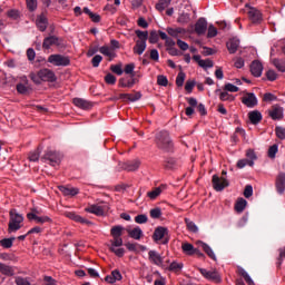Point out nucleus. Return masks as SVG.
I'll list each match as a JSON object with an SVG mask.
<instances>
[{
	"label": "nucleus",
	"instance_id": "17",
	"mask_svg": "<svg viewBox=\"0 0 285 285\" xmlns=\"http://www.w3.org/2000/svg\"><path fill=\"white\" fill-rule=\"evenodd\" d=\"M206 30H208V22L206 18H199L195 24V32L199 36L206 35Z\"/></svg>",
	"mask_w": 285,
	"mask_h": 285
},
{
	"label": "nucleus",
	"instance_id": "12",
	"mask_svg": "<svg viewBox=\"0 0 285 285\" xmlns=\"http://www.w3.org/2000/svg\"><path fill=\"white\" fill-rule=\"evenodd\" d=\"M213 188L217 190V193H222L224 188H228V180L224 177H219L217 175L213 176L212 179Z\"/></svg>",
	"mask_w": 285,
	"mask_h": 285
},
{
	"label": "nucleus",
	"instance_id": "1",
	"mask_svg": "<svg viewBox=\"0 0 285 285\" xmlns=\"http://www.w3.org/2000/svg\"><path fill=\"white\" fill-rule=\"evenodd\" d=\"M124 226L116 225L111 227L110 235L112 239L110 240V247L109 250L114 253L117 257H124L126 255V249H124V238H121V235H124Z\"/></svg>",
	"mask_w": 285,
	"mask_h": 285
},
{
	"label": "nucleus",
	"instance_id": "48",
	"mask_svg": "<svg viewBox=\"0 0 285 285\" xmlns=\"http://www.w3.org/2000/svg\"><path fill=\"white\" fill-rule=\"evenodd\" d=\"M149 215L151 219H159V217H161V208L156 207L150 209Z\"/></svg>",
	"mask_w": 285,
	"mask_h": 285
},
{
	"label": "nucleus",
	"instance_id": "49",
	"mask_svg": "<svg viewBox=\"0 0 285 285\" xmlns=\"http://www.w3.org/2000/svg\"><path fill=\"white\" fill-rule=\"evenodd\" d=\"M284 259H285V246L278 248V257L276 263L277 266H282V263L284 262Z\"/></svg>",
	"mask_w": 285,
	"mask_h": 285
},
{
	"label": "nucleus",
	"instance_id": "4",
	"mask_svg": "<svg viewBox=\"0 0 285 285\" xmlns=\"http://www.w3.org/2000/svg\"><path fill=\"white\" fill-rule=\"evenodd\" d=\"M21 228H23V215L19 214L17 209H10L8 233H17V230H21Z\"/></svg>",
	"mask_w": 285,
	"mask_h": 285
},
{
	"label": "nucleus",
	"instance_id": "11",
	"mask_svg": "<svg viewBox=\"0 0 285 285\" xmlns=\"http://www.w3.org/2000/svg\"><path fill=\"white\" fill-rule=\"evenodd\" d=\"M42 159L49 161L50 166H59L61 164V154L50 150L45 154Z\"/></svg>",
	"mask_w": 285,
	"mask_h": 285
},
{
	"label": "nucleus",
	"instance_id": "54",
	"mask_svg": "<svg viewBox=\"0 0 285 285\" xmlns=\"http://www.w3.org/2000/svg\"><path fill=\"white\" fill-rule=\"evenodd\" d=\"M178 23H189L190 22V14L188 13H181L178 19H177Z\"/></svg>",
	"mask_w": 285,
	"mask_h": 285
},
{
	"label": "nucleus",
	"instance_id": "63",
	"mask_svg": "<svg viewBox=\"0 0 285 285\" xmlns=\"http://www.w3.org/2000/svg\"><path fill=\"white\" fill-rule=\"evenodd\" d=\"M136 224H146L148 222V216L140 214L135 217Z\"/></svg>",
	"mask_w": 285,
	"mask_h": 285
},
{
	"label": "nucleus",
	"instance_id": "33",
	"mask_svg": "<svg viewBox=\"0 0 285 285\" xmlns=\"http://www.w3.org/2000/svg\"><path fill=\"white\" fill-rule=\"evenodd\" d=\"M139 166H141V163L139 160H132L125 165V170H128L129 173H134L135 170L139 169Z\"/></svg>",
	"mask_w": 285,
	"mask_h": 285
},
{
	"label": "nucleus",
	"instance_id": "35",
	"mask_svg": "<svg viewBox=\"0 0 285 285\" xmlns=\"http://www.w3.org/2000/svg\"><path fill=\"white\" fill-rule=\"evenodd\" d=\"M83 12L85 14H88V17H90L91 21H94V23H99V21H101V16L94 13L92 11H90L88 9V7L83 8Z\"/></svg>",
	"mask_w": 285,
	"mask_h": 285
},
{
	"label": "nucleus",
	"instance_id": "16",
	"mask_svg": "<svg viewBox=\"0 0 285 285\" xmlns=\"http://www.w3.org/2000/svg\"><path fill=\"white\" fill-rule=\"evenodd\" d=\"M36 26L40 32H46L48 30V17L45 13H41L36 19Z\"/></svg>",
	"mask_w": 285,
	"mask_h": 285
},
{
	"label": "nucleus",
	"instance_id": "3",
	"mask_svg": "<svg viewBox=\"0 0 285 285\" xmlns=\"http://www.w3.org/2000/svg\"><path fill=\"white\" fill-rule=\"evenodd\" d=\"M155 141L157 148H159V150H164V153H170V150H173L174 148L173 140L170 139V134H168V131L166 130L159 131L156 135Z\"/></svg>",
	"mask_w": 285,
	"mask_h": 285
},
{
	"label": "nucleus",
	"instance_id": "29",
	"mask_svg": "<svg viewBox=\"0 0 285 285\" xmlns=\"http://www.w3.org/2000/svg\"><path fill=\"white\" fill-rule=\"evenodd\" d=\"M238 48H239V40H237L235 38L228 40L227 50H228L229 55H235V52H237Z\"/></svg>",
	"mask_w": 285,
	"mask_h": 285
},
{
	"label": "nucleus",
	"instance_id": "9",
	"mask_svg": "<svg viewBox=\"0 0 285 285\" xmlns=\"http://www.w3.org/2000/svg\"><path fill=\"white\" fill-rule=\"evenodd\" d=\"M154 242H161L163 244H168L170 242V237L168 236V228L166 227H157L153 235Z\"/></svg>",
	"mask_w": 285,
	"mask_h": 285
},
{
	"label": "nucleus",
	"instance_id": "34",
	"mask_svg": "<svg viewBox=\"0 0 285 285\" xmlns=\"http://www.w3.org/2000/svg\"><path fill=\"white\" fill-rule=\"evenodd\" d=\"M195 246H193V244L190 243H184L181 245V250L185 255H195Z\"/></svg>",
	"mask_w": 285,
	"mask_h": 285
},
{
	"label": "nucleus",
	"instance_id": "28",
	"mask_svg": "<svg viewBox=\"0 0 285 285\" xmlns=\"http://www.w3.org/2000/svg\"><path fill=\"white\" fill-rule=\"evenodd\" d=\"M127 233L131 239H141L144 237V230H141L139 227H135L134 229L127 228Z\"/></svg>",
	"mask_w": 285,
	"mask_h": 285
},
{
	"label": "nucleus",
	"instance_id": "57",
	"mask_svg": "<svg viewBox=\"0 0 285 285\" xmlns=\"http://www.w3.org/2000/svg\"><path fill=\"white\" fill-rule=\"evenodd\" d=\"M213 66H214V62H213V60H210V59H205V60H203V61H199V67H200V68H204V69H206V68H213Z\"/></svg>",
	"mask_w": 285,
	"mask_h": 285
},
{
	"label": "nucleus",
	"instance_id": "42",
	"mask_svg": "<svg viewBox=\"0 0 285 285\" xmlns=\"http://www.w3.org/2000/svg\"><path fill=\"white\" fill-rule=\"evenodd\" d=\"M185 224L190 233H197L199 230V228H197V225L188 218H185Z\"/></svg>",
	"mask_w": 285,
	"mask_h": 285
},
{
	"label": "nucleus",
	"instance_id": "39",
	"mask_svg": "<svg viewBox=\"0 0 285 285\" xmlns=\"http://www.w3.org/2000/svg\"><path fill=\"white\" fill-rule=\"evenodd\" d=\"M119 88H132L135 79L126 81V78H120L118 82Z\"/></svg>",
	"mask_w": 285,
	"mask_h": 285
},
{
	"label": "nucleus",
	"instance_id": "60",
	"mask_svg": "<svg viewBox=\"0 0 285 285\" xmlns=\"http://www.w3.org/2000/svg\"><path fill=\"white\" fill-rule=\"evenodd\" d=\"M141 99V94H127V101H139Z\"/></svg>",
	"mask_w": 285,
	"mask_h": 285
},
{
	"label": "nucleus",
	"instance_id": "56",
	"mask_svg": "<svg viewBox=\"0 0 285 285\" xmlns=\"http://www.w3.org/2000/svg\"><path fill=\"white\" fill-rule=\"evenodd\" d=\"M276 137L281 140L285 139V129L284 127H276L275 128Z\"/></svg>",
	"mask_w": 285,
	"mask_h": 285
},
{
	"label": "nucleus",
	"instance_id": "44",
	"mask_svg": "<svg viewBox=\"0 0 285 285\" xmlns=\"http://www.w3.org/2000/svg\"><path fill=\"white\" fill-rule=\"evenodd\" d=\"M177 167V160H175V158H167L165 160V168H167V170H173Z\"/></svg>",
	"mask_w": 285,
	"mask_h": 285
},
{
	"label": "nucleus",
	"instance_id": "25",
	"mask_svg": "<svg viewBox=\"0 0 285 285\" xmlns=\"http://www.w3.org/2000/svg\"><path fill=\"white\" fill-rule=\"evenodd\" d=\"M248 119L250 124H253L254 126H257V124H259V121H262L263 119L262 112L259 110L249 111Z\"/></svg>",
	"mask_w": 285,
	"mask_h": 285
},
{
	"label": "nucleus",
	"instance_id": "45",
	"mask_svg": "<svg viewBox=\"0 0 285 285\" xmlns=\"http://www.w3.org/2000/svg\"><path fill=\"white\" fill-rule=\"evenodd\" d=\"M13 243H14V237L4 238L0 240V246H2V248H12Z\"/></svg>",
	"mask_w": 285,
	"mask_h": 285
},
{
	"label": "nucleus",
	"instance_id": "51",
	"mask_svg": "<svg viewBox=\"0 0 285 285\" xmlns=\"http://www.w3.org/2000/svg\"><path fill=\"white\" fill-rule=\"evenodd\" d=\"M51 223H52V218L48 216H37L36 218V224H51Z\"/></svg>",
	"mask_w": 285,
	"mask_h": 285
},
{
	"label": "nucleus",
	"instance_id": "18",
	"mask_svg": "<svg viewBox=\"0 0 285 285\" xmlns=\"http://www.w3.org/2000/svg\"><path fill=\"white\" fill-rule=\"evenodd\" d=\"M72 104L81 110H90V108H92V102L83 98H73Z\"/></svg>",
	"mask_w": 285,
	"mask_h": 285
},
{
	"label": "nucleus",
	"instance_id": "8",
	"mask_svg": "<svg viewBox=\"0 0 285 285\" xmlns=\"http://www.w3.org/2000/svg\"><path fill=\"white\" fill-rule=\"evenodd\" d=\"M268 117L273 119V121H282L284 119V107L279 105H273L268 110H267Z\"/></svg>",
	"mask_w": 285,
	"mask_h": 285
},
{
	"label": "nucleus",
	"instance_id": "46",
	"mask_svg": "<svg viewBox=\"0 0 285 285\" xmlns=\"http://www.w3.org/2000/svg\"><path fill=\"white\" fill-rule=\"evenodd\" d=\"M159 195H161V187H157L154 190L147 193V197H149V199H157Z\"/></svg>",
	"mask_w": 285,
	"mask_h": 285
},
{
	"label": "nucleus",
	"instance_id": "5",
	"mask_svg": "<svg viewBox=\"0 0 285 285\" xmlns=\"http://www.w3.org/2000/svg\"><path fill=\"white\" fill-rule=\"evenodd\" d=\"M136 37L138 40L134 47V55H144L146 52V41H148V31L136 30Z\"/></svg>",
	"mask_w": 285,
	"mask_h": 285
},
{
	"label": "nucleus",
	"instance_id": "37",
	"mask_svg": "<svg viewBox=\"0 0 285 285\" xmlns=\"http://www.w3.org/2000/svg\"><path fill=\"white\" fill-rule=\"evenodd\" d=\"M181 268H184V263L173 262L169 265L168 271H170L171 273H179L181 272Z\"/></svg>",
	"mask_w": 285,
	"mask_h": 285
},
{
	"label": "nucleus",
	"instance_id": "31",
	"mask_svg": "<svg viewBox=\"0 0 285 285\" xmlns=\"http://www.w3.org/2000/svg\"><path fill=\"white\" fill-rule=\"evenodd\" d=\"M0 273L7 277H12V275H14V268H12V266L0 263Z\"/></svg>",
	"mask_w": 285,
	"mask_h": 285
},
{
	"label": "nucleus",
	"instance_id": "58",
	"mask_svg": "<svg viewBox=\"0 0 285 285\" xmlns=\"http://www.w3.org/2000/svg\"><path fill=\"white\" fill-rule=\"evenodd\" d=\"M263 101H277V96L273 95L272 92H266L263 96Z\"/></svg>",
	"mask_w": 285,
	"mask_h": 285
},
{
	"label": "nucleus",
	"instance_id": "7",
	"mask_svg": "<svg viewBox=\"0 0 285 285\" xmlns=\"http://www.w3.org/2000/svg\"><path fill=\"white\" fill-rule=\"evenodd\" d=\"M48 63H51L52 66H57V67H66L70 63V57L59 55V53H53L48 57Z\"/></svg>",
	"mask_w": 285,
	"mask_h": 285
},
{
	"label": "nucleus",
	"instance_id": "22",
	"mask_svg": "<svg viewBox=\"0 0 285 285\" xmlns=\"http://www.w3.org/2000/svg\"><path fill=\"white\" fill-rule=\"evenodd\" d=\"M58 188L65 197H75L76 195H79V188L77 187L59 186Z\"/></svg>",
	"mask_w": 285,
	"mask_h": 285
},
{
	"label": "nucleus",
	"instance_id": "64",
	"mask_svg": "<svg viewBox=\"0 0 285 285\" xmlns=\"http://www.w3.org/2000/svg\"><path fill=\"white\" fill-rule=\"evenodd\" d=\"M16 284L17 285H31L30 281H28V278H23L21 276L16 277Z\"/></svg>",
	"mask_w": 285,
	"mask_h": 285
},
{
	"label": "nucleus",
	"instance_id": "23",
	"mask_svg": "<svg viewBox=\"0 0 285 285\" xmlns=\"http://www.w3.org/2000/svg\"><path fill=\"white\" fill-rule=\"evenodd\" d=\"M196 245L198 248H203V250L210 257V259H217V256L215 255V252H213V248L210 246L202 240L196 242Z\"/></svg>",
	"mask_w": 285,
	"mask_h": 285
},
{
	"label": "nucleus",
	"instance_id": "15",
	"mask_svg": "<svg viewBox=\"0 0 285 285\" xmlns=\"http://www.w3.org/2000/svg\"><path fill=\"white\" fill-rule=\"evenodd\" d=\"M52 46H61L59 37L50 36V37H47V38L43 39L42 48L45 50H50V48H52Z\"/></svg>",
	"mask_w": 285,
	"mask_h": 285
},
{
	"label": "nucleus",
	"instance_id": "47",
	"mask_svg": "<svg viewBox=\"0 0 285 285\" xmlns=\"http://www.w3.org/2000/svg\"><path fill=\"white\" fill-rule=\"evenodd\" d=\"M184 81H186V73L180 71L176 77V86L181 88V86H184Z\"/></svg>",
	"mask_w": 285,
	"mask_h": 285
},
{
	"label": "nucleus",
	"instance_id": "30",
	"mask_svg": "<svg viewBox=\"0 0 285 285\" xmlns=\"http://www.w3.org/2000/svg\"><path fill=\"white\" fill-rule=\"evenodd\" d=\"M86 213H91V215H97L98 217L104 216V207L98 205H91L86 208Z\"/></svg>",
	"mask_w": 285,
	"mask_h": 285
},
{
	"label": "nucleus",
	"instance_id": "62",
	"mask_svg": "<svg viewBox=\"0 0 285 285\" xmlns=\"http://www.w3.org/2000/svg\"><path fill=\"white\" fill-rule=\"evenodd\" d=\"M157 83H158V86L166 87V86H168V78L164 75H160L157 77Z\"/></svg>",
	"mask_w": 285,
	"mask_h": 285
},
{
	"label": "nucleus",
	"instance_id": "52",
	"mask_svg": "<svg viewBox=\"0 0 285 285\" xmlns=\"http://www.w3.org/2000/svg\"><path fill=\"white\" fill-rule=\"evenodd\" d=\"M224 90H226V92H239V87L228 82L224 86Z\"/></svg>",
	"mask_w": 285,
	"mask_h": 285
},
{
	"label": "nucleus",
	"instance_id": "26",
	"mask_svg": "<svg viewBox=\"0 0 285 285\" xmlns=\"http://www.w3.org/2000/svg\"><path fill=\"white\" fill-rule=\"evenodd\" d=\"M66 217H68L69 219H72L73 222H78L79 224H87V225L92 224V223H90V220L75 214V212H68L66 214Z\"/></svg>",
	"mask_w": 285,
	"mask_h": 285
},
{
	"label": "nucleus",
	"instance_id": "40",
	"mask_svg": "<svg viewBox=\"0 0 285 285\" xmlns=\"http://www.w3.org/2000/svg\"><path fill=\"white\" fill-rule=\"evenodd\" d=\"M273 66L279 71V72H285V61L279 60V59H274L272 61Z\"/></svg>",
	"mask_w": 285,
	"mask_h": 285
},
{
	"label": "nucleus",
	"instance_id": "61",
	"mask_svg": "<svg viewBox=\"0 0 285 285\" xmlns=\"http://www.w3.org/2000/svg\"><path fill=\"white\" fill-rule=\"evenodd\" d=\"M207 37L208 39H213V37H217V28H215V26L209 24Z\"/></svg>",
	"mask_w": 285,
	"mask_h": 285
},
{
	"label": "nucleus",
	"instance_id": "32",
	"mask_svg": "<svg viewBox=\"0 0 285 285\" xmlns=\"http://www.w3.org/2000/svg\"><path fill=\"white\" fill-rule=\"evenodd\" d=\"M247 204H248V202H246V199L238 198L236 204H235V207H234L236 213H244V210L246 209Z\"/></svg>",
	"mask_w": 285,
	"mask_h": 285
},
{
	"label": "nucleus",
	"instance_id": "14",
	"mask_svg": "<svg viewBox=\"0 0 285 285\" xmlns=\"http://www.w3.org/2000/svg\"><path fill=\"white\" fill-rule=\"evenodd\" d=\"M275 188L278 195H284L285 193V173L279 171L275 178Z\"/></svg>",
	"mask_w": 285,
	"mask_h": 285
},
{
	"label": "nucleus",
	"instance_id": "10",
	"mask_svg": "<svg viewBox=\"0 0 285 285\" xmlns=\"http://www.w3.org/2000/svg\"><path fill=\"white\" fill-rule=\"evenodd\" d=\"M198 271L200 275H203V277L209 279L210 282H215L216 284H219V282H222V276H219V272L215 269L208 271L206 268H199Z\"/></svg>",
	"mask_w": 285,
	"mask_h": 285
},
{
	"label": "nucleus",
	"instance_id": "50",
	"mask_svg": "<svg viewBox=\"0 0 285 285\" xmlns=\"http://www.w3.org/2000/svg\"><path fill=\"white\" fill-rule=\"evenodd\" d=\"M124 72H125V75H130L131 77H135V63L126 65Z\"/></svg>",
	"mask_w": 285,
	"mask_h": 285
},
{
	"label": "nucleus",
	"instance_id": "13",
	"mask_svg": "<svg viewBox=\"0 0 285 285\" xmlns=\"http://www.w3.org/2000/svg\"><path fill=\"white\" fill-rule=\"evenodd\" d=\"M242 104H244L246 108H255L258 104L257 96L253 92H247L242 97Z\"/></svg>",
	"mask_w": 285,
	"mask_h": 285
},
{
	"label": "nucleus",
	"instance_id": "59",
	"mask_svg": "<svg viewBox=\"0 0 285 285\" xmlns=\"http://www.w3.org/2000/svg\"><path fill=\"white\" fill-rule=\"evenodd\" d=\"M147 39H149V43H157V41H159V33H157V31H151Z\"/></svg>",
	"mask_w": 285,
	"mask_h": 285
},
{
	"label": "nucleus",
	"instance_id": "38",
	"mask_svg": "<svg viewBox=\"0 0 285 285\" xmlns=\"http://www.w3.org/2000/svg\"><path fill=\"white\" fill-rule=\"evenodd\" d=\"M170 1H173V0H160L156 4V10H158V12H164V10H166V8H168L170 6Z\"/></svg>",
	"mask_w": 285,
	"mask_h": 285
},
{
	"label": "nucleus",
	"instance_id": "36",
	"mask_svg": "<svg viewBox=\"0 0 285 285\" xmlns=\"http://www.w3.org/2000/svg\"><path fill=\"white\" fill-rule=\"evenodd\" d=\"M246 166H250V168H253V166H255V161L249 160L248 158H244L237 161V168H246Z\"/></svg>",
	"mask_w": 285,
	"mask_h": 285
},
{
	"label": "nucleus",
	"instance_id": "2",
	"mask_svg": "<svg viewBox=\"0 0 285 285\" xmlns=\"http://www.w3.org/2000/svg\"><path fill=\"white\" fill-rule=\"evenodd\" d=\"M29 77L33 83L37 85L41 83L42 81H49L51 83L57 81V75H55V71L48 68L40 69L37 73L31 72Z\"/></svg>",
	"mask_w": 285,
	"mask_h": 285
},
{
	"label": "nucleus",
	"instance_id": "6",
	"mask_svg": "<svg viewBox=\"0 0 285 285\" xmlns=\"http://www.w3.org/2000/svg\"><path fill=\"white\" fill-rule=\"evenodd\" d=\"M245 8L247 10L248 19L254 24H259L262 21H264V18L262 16V11L255 7H250V4H245Z\"/></svg>",
	"mask_w": 285,
	"mask_h": 285
},
{
	"label": "nucleus",
	"instance_id": "20",
	"mask_svg": "<svg viewBox=\"0 0 285 285\" xmlns=\"http://www.w3.org/2000/svg\"><path fill=\"white\" fill-rule=\"evenodd\" d=\"M148 255H149V262L151 264H155V266L164 265V258L156 250H149Z\"/></svg>",
	"mask_w": 285,
	"mask_h": 285
},
{
	"label": "nucleus",
	"instance_id": "55",
	"mask_svg": "<svg viewBox=\"0 0 285 285\" xmlns=\"http://www.w3.org/2000/svg\"><path fill=\"white\" fill-rule=\"evenodd\" d=\"M40 155H41V153L39 151V149L31 151L29 154V161H39Z\"/></svg>",
	"mask_w": 285,
	"mask_h": 285
},
{
	"label": "nucleus",
	"instance_id": "21",
	"mask_svg": "<svg viewBox=\"0 0 285 285\" xmlns=\"http://www.w3.org/2000/svg\"><path fill=\"white\" fill-rule=\"evenodd\" d=\"M167 33L169 37H174V39H179L180 37H184L186 35V29L178 27V28H167Z\"/></svg>",
	"mask_w": 285,
	"mask_h": 285
},
{
	"label": "nucleus",
	"instance_id": "19",
	"mask_svg": "<svg viewBox=\"0 0 285 285\" xmlns=\"http://www.w3.org/2000/svg\"><path fill=\"white\" fill-rule=\"evenodd\" d=\"M250 72L253 77H259L264 72V65L259 60H254L250 65Z\"/></svg>",
	"mask_w": 285,
	"mask_h": 285
},
{
	"label": "nucleus",
	"instance_id": "41",
	"mask_svg": "<svg viewBox=\"0 0 285 285\" xmlns=\"http://www.w3.org/2000/svg\"><path fill=\"white\" fill-rule=\"evenodd\" d=\"M219 99L220 101H235V96L228 94V91H220Z\"/></svg>",
	"mask_w": 285,
	"mask_h": 285
},
{
	"label": "nucleus",
	"instance_id": "24",
	"mask_svg": "<svg viewBox=\"0 0 285 285\" xmlns=\"http://www.w3.org/2000/svg\"><path fill=\"white\" fill-rule=\"evenodd\" d=\"M99 52L101 55H104L105 57H108L109 61H112L117 57V53L115 52V49H112L108 46L100 47Z\"/></svg>",
	"mask_w": 285,
	"mask_h": 285
},
{
	"label": "nucleus",
	"instance_id": "43",
	"mask_svg": "<svg viewBox=\"0 0 285 285\" xmlns=\"http://www.w3.org/2000/svg\"><path fill=\"white\" fill-rule=\"evenodd\" d=\"M278 151H279V147L277 145L271 146L267 151L269 159H275Z\"/></svg>",
	"mask_w": 285,
	"mask_h": 285
},
{
	"label": "nucleus",
	"instance_id": "53",
	"mask_svg": "<svg viewBox=\"0 0 285 285\" xmlns=\"http://www.w3.org/2000/svg\"><path fill=\"white\" fill-rule=\"evenodd\" d=\"M105 81H106V83H108L109 86H115V83H117V77H115V75H112V73H108V75L105 77Z\"/></svg>",
	"mask_w": 285,
	"mask_h": 285
},
{
	"label": "nucleus",
	"instance_id": "27",
	"mask_svg": "<svg viewBox=\"0 0 285 285\" xmlns=\"http://www.w3.org/2000/svg\"><path fill=\"white\" fill-rule=\"evenodd\" d=\"M187 101L190 107L185 109V115H187V117H193V115H195V108H197V100L195 98H188Z\"/></svg>",
	"mask_w": 285,
	"mask_h": 285
}]
</instances>
